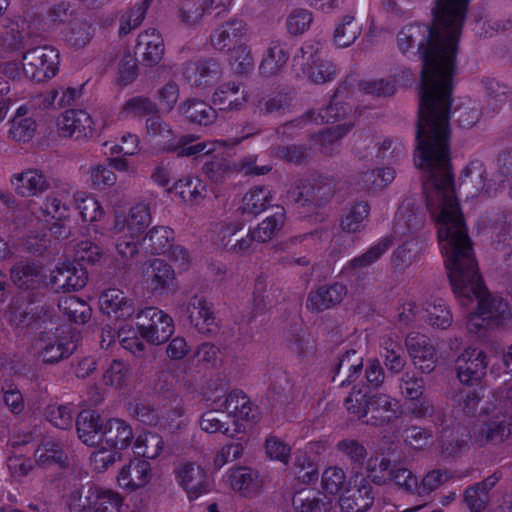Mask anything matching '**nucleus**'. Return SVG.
I'll use <instances>...</instances> for the list:
<instances>
[{"label": "nucleus", "mask_w": 512, "mask_h": 512, "mask_svg": "<svg viewBox=\"0 0 512 512\" xmlns=\"http://www.w3.org/2000/svg\"><path fill=\"white\" fill-rule=\"evenodd\" d=\"M38 115V110L35 104L31 101H28L22 105H20L12 119L11 128H37L36 127V117Z\"/></svg>", "instance_id": "de8ad7c7"}, {"label": "nucleus", "mask_w": 512, "mask_h": 512, "mask_svg": "<svg viewBox=\"0 0 512 512\" xmlns=\"http://www.w3.org/2000/svg\"><path fill=\"white\" fill-rule=\"evenodd\" d=\"M359 87L364 94H371L378 97L392 96L396 92L395 82L385 79L362 81Z\"/></svg>", "instance_id": "052dcab7"}, {"label": "nucleus", "mask_w": 512, "mask_h": 512, "mask_svg": "<svg viewBox=\"0 0 512 512\" xmlns=\"http://www.w3.org/2000/svg\"><path fill=\"white\" fill-rule=\"evenodd\" d=\"M243 448L241 444L232 443L218 449L212 456L211 461L207 464L208 472H216L223 468L231 459L238 458L242 455Z\"/></svg>", "instance_id": "a18cd8bd"}, {"label": "nucleus", "mask_w": 512, "mask_h": 512, "mask_svg": "<svg viewBox=\"0 0 512 512\" xmlns=\"http://www.w3.org/2000/svg\"><path fill=\"white\" fill-rule=\"evenodd\" d=\"M101 310L108 315L118 317L130 316L133 312L132 304L126 299L124 293L118 289L106 290L99 299Z\"/></svg>", "instance_id": "c756f323"}, {"label": "nucleus", "mask_w": 512, "mask_h": 512, "mask_svg": "<svg viewBox=\"0 0 512 512\" xmlns=\"http://www.w3.org/2000/svg\"><path fill=\"white\" fill-rule=\"evenodd\" d=\"M313 20L312 13L306 9H296L287 18V29L292 35L304 33Z\"/></svg>", "instance_id": "5fc2aeb1"}, {"label": "nucleus", "mask_w": 512, "mask_h": 512, "mask_svg": "<svg viewBox=\"0 0 512 512\" xmlns=\"http://www.w3.org/2000/svg\"><path fill=\"white\" fill-rule=\"evenodd\" d=\"M270 201V192L266 188H254L243 198L242 210L248 214H258L264 211Z\"/></svg>", "instance_id": "79ce46f5"}, {"label": "nucleus", "mask_w": 512, "mask_h": 512, "mask_svg": "<svg viewBox=\"0 0 512 512\" xmlns=\"http://www.w3.org/2000/svg\"><path fill=\"white\" fill-rule=\"evenodd\" d=\"M120 115L125 118H145V128H163L157 104L146 96H133L126 100Z\"/></svg>", "instance_id": "9b49d317"}, {"label": "nucleus", "mask_w": 512, "mask_h": 512, "mask_svg": "<svg viewBox=\"0 0 512 512\" xmlns=\"http://www.w3.org/2000/svg\"><path fill=\"white\" fill-rule=\"evenodd\" d=\"M133 440L132 428L122 420L113 419L106 422L103 441L121 455L130 449Z\"/></svg>", "instance_id": "4be33fe9"}, {"label": "nucleus", "mask_w": 512, "mask_h": 512, "mask_svg": "<svg viewBox=\"0 0 512 512\" xmlns=\"http://www.w3.org/2000/svg\"><path fill=\"white\" fill-rule=\"evenodd\" d=\"M394 178L393 168H377L365 174L364 182L373 189H382L392 183Z\"/></svg>", "instance_id": "bf43d9fd"}, {"label": "nucleus", "mask_w": 512, "mask_h": 512, "mask_svg": "<svg viewBox=\"0 0 512 512\" xmlns=\"http://www.w3.org/2000/svg\"><path fill=\"white\" fill-rule=\"evenodd\" d=\"M76 427L78 437L84 444L94 446L103 441L106 422L104 423L98 414L83 411L78 416Z\"/></svg>", "instance_id": "5701e85b"}, {"label": "nucleus", "mask_w": 512, "mask_h": 512, "mask_svg": "<svg viewBox=\"0 0 512 512\" xmlns=\"http://www.w3.org/2000/svg\"><path fill=\"white\" fill-rule=\"evenodd\" d=\"M59 307L75 323H85L91 315L88 304L75 296L63 298Z\"/></svg>", "instance_id": "a19ab883"}, {"label": "nucleus", "mask_w": 512, "mask_h": 512, "mask_svg": "<svg viewBox=\"0 0 512 512\" xmlns=\"http://www.w3.org/2000/svg\"><path fill=\"white\" fill-rule=\"evenodd\" d=\"M288 104L285 95L277 94L273 97L260 99L256 108L260 114H272L283 111Z\"/></svg>", "instance_id": "e2e57ef3"}, {"label": "nucleus", "mask_w": 512, "mask_h": 512, "mask_svg": "<svg viewBox=\"0 0 512 512\" xmlns=\"http://www.w3.org/2000/svg\"><path fill=\"white\" fill-rule=\"evenodd\" d=\"M87 282V272L82 267H76L70 261H61L50 272L46 285L56 290L71 291L79 290Z\"/></svg>", "instance_id": "1a4fd4ad"}, {"label": "nucleus", "mask_w": 512, "mask_h": 512, "mask_svg": "<svg viewBox=\"0 0 512 512\" xmlns=\"http://www.w3.org/2000/svg\"><path fill=\"white\" fill-rule=\"evenodd\" d=\"M414 163L429 177L427 206L453 290L458 297L478 300V312L469 317L467 328L476 333L502 325L508 306L484 292L453 184L447 130H418Z\"/></svg>", "instance_id": "f257e3e1"}, {"label": "nucleus", "mask_w": 512, "mask_h": 512, "mask_svg": "<svg viewBox=\"0 0 512 512\" xmlns=\"http://www.w3.org/2000/svg\"><path fill=\"white\" fill-rule=\"evenodd\" d=\"M289 60L287 44L280 41H272L263 54L259 71L262 76L269 77L278 74L286 66Z\"/></svg>", "instance_id": "b1692460"}, {"label": "nucleus", "mask_w": 512, "mask_h": 512, "mask_svg": "<svg viewBox=\"0 0 512 512\" xmlns=\"http://www.w3.org/2000/svg\"><path fill=\"white\" fill-rule=\"evenodd\" d=\"M95 451L91 454L90 465L96 472H104L115 462L122 459L123 455L107 446L104 441L96 444Z\"/></svg>", "instance_id": "4c0bfd02"}, {"label": "nucleus", "mask_w": 512, "mask_h": 512, "mask_svg": "<svg viewBox=\"0 0 512 512\" xmlns=\"http://www.w3.org/2000/svg\"><path fill=\"white\" fill-rule=\"evenodd\" d=\"M363 478L358 477L349 481V487L344 490L339 498V504L344 512H365L373 503V496L370 488L362 484Z\"/></svg>", "instance_id": "a211bd4d"}, {"label": "nucleus", "mask_w": 512, "mask_h": 512, "mask_svg": "<svg viewBox=\"0 0 512 512\" xmlns=\"http://www.w3.org/2000/svg\"><path fill=\"white\" fill-rule=\"evenodd\" d=\"M136 325L140 329L141 338L154 345L167 341L174 331L171 317L162 310L152 307L138 314Z\"/></svg>", "instance_id": "423d86ee"}, {"label": "nucleus", "mask_w": 512, "mask_h": 512, "mask_svg": "<svg viewBox=\"0 0 512 512\" xmlns=\"http://www.w3.org/2000/svg\"><path fill=\"white\" fill-rule=\"evenodd\" d=\"M361 34V25L353 15L343 16L334 30V42L337 47H349Z\"/></svg>", "instance_id": "72a5a7b5"}, {"label": "nucleus", "mask_w": 512, "mask_h": 512, "mask_svg": "<svg viewBox=\"0 0 512 512\" xmlns=\"http://www.w3.org/2000/svg\"><path fill=\"white\" fill-rule=\"evenodd\" d=\"M333 498L324 501L316 497L311 491H302L293 499V506L296 512H326Z\"/></svg>", "instance_id": "ea45409f"}, {"label": "nucleus", "mask_w": 512, "mask_h": 512, "mask_svg": "<svg viewBox=\"0 0 512 512\" xmlns=\"http://www.w3.org/2000/svg\"><path fill=\"white\" fill-rule=\"evenodd\" d=\"M57 128H92V118L83 109H67L62 115V127Z\"/></svg>", "instance_id": "864d4df0"}, {"label": "nucleus", "mask_w": 512, "mask_h": 512, "mask_svg": "<svg viewBox=\"0 0 512 512\" xmlns=\"http://www.w3.org/2000/svg\"><path fill=\"white\" fill-rule=\"evenodd\" d=\"M346 295V288L342 284L319 288L309 295L307 307L311 310L322 311L339 303Z\"/></svg>", "instance_id": "cd10ccee"}, {"label": "nucleus", "mask_w": 512, "mask_h": 512, "mask_svg": "<svg viewBox=\"0 0 512 512\" xmlns=\"http://www.w3.org/2000/svg\"><path fill=\"white\" fill-rule=\"evenodd\" d=\"M247 100V91L241 90L240 83L235 81L222 83L212 96L213 104L222 111L239 110Z\"/></svg>", "instance_id": "6ab92c4d"}, {"label": "nucleus", "mask_w": 512, "mask_h": 512, "mask_svg": "<svg viewBox=\"0 0 512 512\" xmlns=\"http://www.w3.org/2000/svg\"><path fill=\"white\" fill-rule=\"evenodd\" d=\"M300 52L306 60L304 72L313 83L323 84L335 78L336 66L330 61L320 59L318 44L306 42Z\"/></svg>", "instance_id": "9d476101"}, {"label": "nucleus", "mask_w": 512, "mask_h": 512, "mask_svg": "<svg viewBox=\"0 0 512 512\" xmlns=\"http://www.w3.org/2000/svg\"><path fill=\"white\" fill-rule=\"evenodd\" d=\"M482 83L485 88L488 110L492 113L499 112L511 94V88L495 78H484Z\"/></svg>", "instance_id": "473e14b6"}, {"label": "nucleus", "mask_w": 512, "mask_h": 512, "mask_svg": "<svg viewBox=\"0 0 512 512\" xmlns=\"http://www.w3.org/2000/svg\"><path fill=\"white\" fill-rule=\"evenodd\" d=\"M342 117L339 109L329 104L319 110L309 109L299 117L286 123L283 128H307L309 126H319L324 124H332L330 128H353L352 124H336Z\"/></svg>", "instance_id": "f8f14e48"}, {"label": "nucleus", "mask_w": 512, "mask_h": 512, "mask_svg": "<svg viewBox=\"0 0 512 512\" xmlns=\"http://www.w3.org/2000/svg\"><path fill=\"white\" fill-rule=\"evenodd\" d=\"M369 215V207L366 203H357L345 215L342 220V228L347 232L360 231L366 224Z\"/></svg>", "instance_id": "37998d69"}, {"label": "nucleus", "mask_w": 512, "mask_h": 512, "mask_svg": "<svg viewBox=\"0 0 512 512\" xmlns=\"http://www.w3.org/2000/svg\"><path fill=\"white\" fill-rule=\"evenodd\" d=\"M118 337L124 349L133 354H140L144 350V344L141 340V332L134 320L125 322L119 328Z\"/></svg>", "instance_id": "e433bc0d"}, {"label": "nucleus", "mask_w": 512, "mask_h": 512, "mask_svg": "<svg viewBox=\"0 0 512 512\" xmlns=\"http://www.w3.org/2000/svg\"><path fill=\"white\" fill-rule=\"evenodd\" d=\"M216 408H223L226 417L232 421L230 437L245 433L247 428L258 419L257 407L249 397L241 391H232L227 395L216 398Z\"/></svg>", "instance_id": "7ed1b4c3"}, {"label": "nucleus", "mask_w": 512, "mask_h": 512, "mask_svg": "<svg viewBox=\"0 0 512 512\" xmlns=\"http://www.w3.org/2000/svg\"><path fill=\"white\" fill-rule=\"evenodd\" d=\"M349 411L366 422L378 424L389 421L393 416L392 403L386 395H373L366 399L360 392H353L346 400Z\"/></svg>", "instance_id": "39448f33"}, {"label": "nucleus", "mask_w": 512, "mask_h": 512, "mask_svg": "<svg viewBox=\"0 0 512 512\" xmlns=\"http://www.w3.org/2000/svg\"><path fill=\"white\" fill-rule=\"evenodd\" d=\"M150 240L155 252L166 253L167 250L172 246L170 244L172 240V231L165 227L156 228L151 231Z\"/></svg>", "instance_id": "338daca9"}, {"label": "nucleus", "mask_w": 512, "mask_h": 512, "mask_svg": "<svg viewBox=\"0 0 512 512\" xmlns=\"http://www.w3.org/2000/svg\"><path fill=\"white\" fill-rule=\"evenodd\" d=\"M11 184L21 197H35L48 188V182L42 172L29 169L12 176Z\"/></svg>", "instance_id": "412c9836"}, {"label": "nucleus", "mask_w": 512, "mask_h": 512, "mask_svg": "<svg viewBox=\"0 0 512 512\" xmlns=\"http://www.w3.org/2000/svg\"><path fill=\"white\" fill-rule=\"evenodd\" d=\"M486 366L485 354L481 350L469 347L456 361L458 378L463 384H473L485 374Z\"/></svg>", "instance_id": "ddd939ff"}, {"label": "nucleus", "mask_w": 512, "mask_h": 512, "mask_svg": "<svg viewBox=\"0 0 512 512\" xmlns=\"http://www.w3.org/2000/svg\"><path fill=\"white\" fill-rule=\"evenodd\" d=\"M284 224V215L277 213L265 218L253 231V238L259 242L272 239Z\"/></svg>", "instance_id": "c03bdc74"}, {"label": "nucleus", "mask_w": 512, "mask_h": 512, "mask_svg": "<svg viewBox=\"0 0 512 512\" xmlns=\"http://www.w3.org/2000/svg\"><path fill=\"white\" fill-rule=\"evenodd\" d=\"M105 146L111 153L133 155L138 150V138L133 133L125 131L118 141L106 142Z\"/></svg>", "instance_id": "680f3d73"}, {"label": "nucleus", "mask_w": 512, "mask_h": 512, "mask_svg": "<svg viewBox=\"0 0 512 512\" xmlns=\"http://www.w3.org/2000/svg\"><path fill=\"white\" fill-rule=\"evenodd\" d=\"M101 487L92 486L86 491L72 492L67 500L71 512H87L99 501Z\"/></svg>", "instance_id": "c9c22d12"}, {"label": "nucleus", "mask_w": 512, "mask_h": 512, "mask_svg": "<svg viewBox=\"0 0 512 512\" xmlns=\"http://www.w3.org/2000/svg\"><path fill=\"white\" fill-rule=\"evenodd\" d=\"M230 65L236 74H247L254 68V61L250 48L241 44L231 51Z\"/></svg>", "instance_id": "49530a36"}, {"label": "nucleus", "mask_w": 512, "mask_h": 512, "mask_svg": "<svg viewBox=\"0 0 512 512\" xmlns=\"http://www.w3.org/2000/svg\"><path fill=\"white\" fill-rule=\"evenodd\" d=\"M138 75L136 59L130 54L125 55L118 65L117 84L127 86L135 81Z\"/></svg>", "instance_id": "13d9d810"}, {"label": "nucleus", "mask_w": 512, "mask_h": 512, "mask_svg": "<svg viewBox=\"0 0 512 512\" xmlns=\"http://www.w3.org/2000/svg\"><path fill=\"white\" fill-rule=\"evenodd\" d=\"M36 462L40 466L61 465L64 462V453L52 442L42 444L35 452Z\"/></svg>", "instance_id": "09e8293b"}, {"label": "nucleus", "mask_w": 512, "mask_h": 512, "mask_svg": "<svg viewBox=\"0 0 512 512\" xmlns=\"http://www.w3.org/2000/svg\"><path fill=\"white\" fill-rule=\"evenodd\" d=\"M150 223V214L145 204L135 205L122 219H118L113 237L118 254L125 260L132 259L145 239V229Z\"/></svg>", "instance_id": "f03ea898"}, {"label": "nucleus", "mask_w": 512, "mask_h": 512, "mask_svg": "<svg viewBox=\"0 0 512 512\" xmlns=\"http://www.w3.org/2000/svg\"><path fill=\"white\" fill-rule=\"evenodd\" d=\"M411 356L414 363L423 371H431L435 364V350L433 347L425 346L419 349H411Z\"/></svg>", "instance_id": "69168bd1"}, {"label": "nucleus", "mask_w": 512, "mask_h": 512, "mask_svg": "<svg viewBox=\"0 0 512 512\" xmlns=\"http://www.w3.org/2000/svg\"><path fill=\"white\" fill-rule=\"evenodd\" d=\"M208 473L207 469L204 470L192 463H185L179 467L177 481L186 491L189 499H197L209 491Z\"/></svg>", "instance_id": "4468645a"}, {"label": "nucleus", "mask_w": 512, "mask_h": 512, "mask_svg": "<svg viewBox=\"0 0 512 512\" xmlns=\"http://www.w3.org/2000/svg\"><path fill=\"white\" fill-rule=\"evenodd\" d=\"M216 398L210 403V408L203 413L200 420L201 430L207 433H223L230 436L232 428H230L226 422L223 421V417L226 416L223 408H216Z\"/></svg>", "instance_id": "f704fd0d"}, {"label": "nucleus", "mask_w": 512, "mask_h": 512, "mask_svg": "<svg viewBox=\"0 0 512 512\" xmlns=\"http://www.w3.org/2000/svg\"><path fill=\"white\" fill-rule=\"evenodd\" d=\"M226 484L243 496L257 493L262 487V482L256 471L247 467L230 469L225 474Z\"/></svg>", "instance_id": "aec40b11"}, {"label": "nucleus", "mask_w": 512, "mask_h": 512, "mask_svg": "<svg viewBox=\"0 0 512 512\" xmlns=\"http://www.w3.org/2000/svg\"><path fill=\"white\" fill-rule=\"evenodd\" d=\"M190 322L201 333L212 331L215 326L210 305L202 298L194 297L186 306Z\"/></svg>", "instance_id": "bb28decb"}, {"label": "nucleus", "mask_w": 512, "mask_h": 512, "mask_svg": "<svg viewBox=\"0 0 512 512\" xmlns=\"http://www.w3.org/2000/svg\"><path fill=\"white\" fill-rule=\"evenodd\" d=\"M179 111L189 122L204 127L213 124L217 117L216 110L211 105L195 98L181 103Z\"/></svg>", "instance_id": "393cba45"}, {"label": "nucleus", "mask_w": 512, "mask_h": 512, "mask_svg": "<svg viewBox=\"0 0 512 512\" xmlns=\"http://www.w3.org/2000/svg\"><path fill=\"white\" fill-rule=\"evenodd\" d=\"M173 192L186 204H199L205 197L206 186L199 178H183L173 185Z\"/></svg>", "instance_id": "7c9ffc66"}, {"label": "nucleus", "mask_w": 512, "mask_h": 512, "mask_svg": "<svg viewBox=\"0 0 512 512\" xmlns=\"http://www.w3.org/2000/svg\"><path fill=\"white\" fill-rule=\"evenodd\" d=\"M122 505L123 498L118 492L101 487L99 501L94 506V512H120Z\"/></svg>", "instance_id": "3c124183"}, {"label": "nucleus", "mask_w": 512, "mask_h": 512, "mask_svg": "<svg viewBox=\"0 0 512 512\" xmlns=\"http://www.w3.org/2000/svg\"><path fill=\"white\" fill-rule=\"evenodd\" d=\"M141 280L149 290L161 292L173 284L175 271L164 260L151 259L142 267Z\"/></svg>", "instance_id": "2eb2a0df"}, {"label": "nucleus", "mask_w": 512, "mask_h": 512, "mask_svg": "<svg viewBox=\"0 0 512 512\" xmlns=\"http://www.w3.org/2000/svg\"><path fill=\"white\" fill-rule=\"evenodd\" d=\"M182 74L191 87L206 90L219 81L222 69L214 59H200L186 62Z\"/></svg>", "instance_id": "0eeeda50"}, {"label": "nucleus", "mask_w": 512, "mask_h": 512, "mask_svg": "<svg viewBox=\"0 0 512 512\" xmlns=\"http://www.w3.org/2000/svg\"><path fill=\"white\" fill-rule=\"evenodd\" d=\"M0 45L6 52H19L24 49V34L18 24L11 25L2 33Z\"/></svg>", "instance_id": "6e6d98bb"}, {"label": "nucleus", "mask_w": 512, "mask_h": 512, "mask_svg": "<svg viewBox=\"0 0 512 512\" xmlns=\"http://www.w3.org/2000/svg\"><path fill=\"white\" fill-rule=\"evenodd\" d=\"M92 38V26L86 23L71 26L66 33V41L77 49L85 47Z\"/></svg>", "instance_id": "4d7b16f0"}, {"label": "nucleus", "mask_w": 512, "mask_h": 512, "mask_svg": "<svg viewBox=\"0 0 512 512\" xmlns=\"http://www.w3.org/2000/svg\"><path fill=\"white\" fill-rule=\"evenodd\" d=\"M246 23L239 19H233L218 26L211 34V45L219 51H232L241 45L246 34Z\"/></svg>", "instance_id": "f3484780"}, {"label": "nucleus", "mask_w": 512, "mask_h": 512, "mask_svg": "<svg viewBox=\"0 0 512 512\" xmlns=\"http://www.w3.org/2000/svg\"><path fill=\"white\" fill-rule=\"evenodd\" d=\"M164 49V41L160 33L155 28H148L138 35L134 52L142 56L144 65L153 67L161 61Z\"/></svg>", "instance_id": "dca6fc26"}, {"label": "nucleus", "mask_w": 512, "mask_h": 512, "mask_svg": "<svg viewBox=\"0 0 512 512\" xmlns=\"http://www.w3.org/2000/svg\"><path fill=\"white\" fill-rule=\"evenodd\" d=\"M153 0H138L124 11L119 20V36L124 37L138 28L144 21Z\"/></svg>", "instance_id": "2f4dec72"}, {"label": "nucleus", "mask_w": 512, "mask_h": 512, "mask_svg": "<svg viewBox=\"0 0 512 512\" xmlns=\"http://www.w3.org/2000/svg\"><path fill=\"white\" fill-rule=\"evenodd\" d=\"M75 199L80 214L85 221L92 223L101 219L103 210L97 200L82 193H78Z\"/></svg>", "instance_id": "8fccbe9b"}, {"label": "nucleus", "mask_w": 512, "mask_h": 512, "mask_svg": "<svg viewBox=\"0 0 512 512\" xmlns=\"http://www.w3.org/2000/svg\"><path fill=\"white\" fill-rule=\"evenodd\" d=\"M153 473L146 459L135 458L123 465L116 476L119 488L126 492H134L147 486L152 480Z\"/></svg>", "instance_id": "6e6552de"}, {"label": "nucleus", "mask_w": 512, "mask_h": 512, "mask_svg": "<svg viewBox=\"0 0 512 512\" xmlns=\"http://www.w3.org/2000/svg\"><path fill=\"white\" fill-rule=\"evenodd\" d=\"M349 487L344 472L336 467L328 468L322 475V489L325 494L331 497L340 498L345 489Z\"/></svg>", "instance_id": "58836bf2"}, {"label": "nucleus", "mask_w": 512, "mask_h": 512, "mask_svg": "<svg viewBox=\"0 0 512 512\" xmlns=\"http://www.w3.org/2000/svg\"><path fill=\"white\" fill-rule=\"evenodd\" d=\"M418 313L421 319L434 328L446 329L452 322L451 313L441 299L426 301Z\"/></svg>", "instance_id": "c85d7f7f"}, {"label": "nucleus", "mask_w": 512, "mask_h": 512, "mask_svg": "<svg viewBox=\"0 0 512 512\" xmlns=\"http://www.w3.org/2000/svg\"><path fill=\"white\" fill-rule=\"evenodd\" d=\"M128 376V369L124 363L114 361L104 375L106 384L112 386H121Z\"/></svg>", "instance_id": "774afa93"}, {"label": "nucleus", "mask_w": 512, "mask_h": 512, "mask_svg": "<svg viewBox=\"0 0 512 512\" xmlns=\"http://www.w3.org/2000/svg\"><path fill=\"white\" fill-rule=\"evenodd\" d=\"M266 456L273 461L283 464L288 462L291 448L288 444L275 436H269L264 444Z\"/></svg>", "instance_id": "603ef678"}, {"label": "nucleus", "mask_w": 512, "mask_h": 512, "mask_svg": "<svg viewBox=\"0 0 512 512\" xmlns=\"http://www.w3.org/2000/svg\"><path fill=\"white\" fill-rule=\"evenodd\" d=\"M22 70L33 81L44 82L59 70V51L51 46H38L23 54Z\"/></svg>", "instance_id": "20e7f679"}, {"label": "nucleus", "mask_w": 512, "mask_h": 512, "mask_svg": "<svg viewBox=\"0 0 512 512\" xmlns=\"http://www.w3.org/2000/svg\"><path fill=\"white\" fill-rule=\"evenodd\" d=\"M47 418L53 426L60 429H66L72 425V413L64 406L49 407Z\"/></svg>", "instance_id": "0e129e2a"}, {"label": "nucleus", "mask_w": 512, "mask_h": 512, "mask_svg": "<svg viewBox=\"0 0 512 512\" xmlns=\"http://www.w3.org/2000/svg\"><path fill=\"white\" fill-rule=\"evenodd\" d=\"M34 347L38 357L46 363H55L68 357L74 348L71 343L50 336L38 339Z\"/></svg>", "instance_id": "a878e982"}]
</instances>
